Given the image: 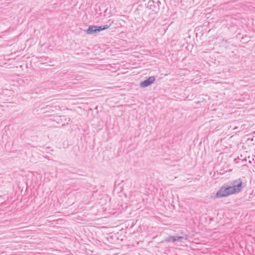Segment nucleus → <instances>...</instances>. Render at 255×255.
<instances>
[{
    "label": "nucleus",
    "mask_w": 255,
    "mask_h": 255,
    "mask_svg": "<svg viewBox=\"0 0 255 255\" xmlns=\"http://www.w3.org/2000/svg\"><path fill=\"white\" fill-rule=\"evenodd\" d=\"M234 194L231 186L229 184H224L216 193L215 198H221L228 197L229 195Z\"/></svg>",
    "instance_id": "obj_1"
},
{
    "label": "nucleus",
    "mask_w": 255,
    "mask_h": 255,
    "mask_svg": "<svg viewBox=\"0 0 255 255\" xmlns=\"http://www.w3.org/2000/svg\"><path fill=\"white\" fill-rule=\"evenodd\" d=\"M230 185L235 194L240 192L246 187V182L244 183L241 178H238L231 181Z\"/></svg>",
    "instance_id": "obj_2"
},
{
    "label": "nucleus",
    "mask_w": 255,
    "mask_h": 255,
    "mask_svg": "<svg viewBox=\"0 0 255 255\" xmlns=\"http://www.w3.org/2000/svg\"><path fill=\"white\" fill-rule=\"evenodd\" d=\"M184 239V237L182 236H169L166 238L162 242H166V243H174L175 242H178L181 241Z\"/></svg>",
    "instance_id": "obj_6"
},
{
    "label": "nucleus",
    "mask_w": 255,
    "mask_h": 255,
    "mask_svg": "<svg viewBox=\"0 0 255 255\" xmlns=\"http://www.w3.org/2000/svg\"><path fill=\"white\" fill-rule=\"evenodd\" d=\"M155 76H152L141 81L139 84L140 87L144 88L151 85L155 81Z\"/></svg>",
    "instance_id": "obj_3"
},
{
    "label": "nucleus",
    "mask_w": 255,
    "mask_h": 255,
    "mask_svg": "<svg viewBox=\"0 0 255 255\" xmlns=\"http://www.w3.org/2000/svg\"><path fill=\"white\" fill-rule=\"evenodd\" d=\"M86 33L89 35L101 32L99 26L91 25H89L88 28L85 30Z\"/></svg>",
    "instance_id": "obj_5"
},
{
    "label": "nucleus",
    "mask_w": 255,
    "mask_h": 255,
    "mask_svg": "<svg viewBox=\"0 0 255 255\" xmlns=\"http://www.w3.org/2000/svg\"><path fill=\"white\" fill-rule=\"evenodd\" d=\"M1 197V196H0V197Z\"/></svg>",
    "instance_id": "obj_10"
},
{
    "label": "nucleus",
    "mask_w": 255,
    "mask_h": 255,
    "mask_svg": "<svg viewBox=\"0 0 255 255\" xmlns=\"http://www.w3.org/2000/svg\"><path fill=\"white\" fill-rule=\"evenodd\" d=\"M160 2L158 0L156 2V4L157 5V4H160Z\"/></svg>",
    "instance_id": "obj_9"
},
{
    "label": "nucleus",
    "mask_w": 255,
    "mask_h": 255,
    "mask_svg": "<svg viewBox=\"0 0 255 255\" xmlns=\"http://www.w3.org/2000/svg\"><path fill=\"white\" fill-rule=\"evenodd\" d=\"M147 7L155 13L158 12L160 7L159 5L156 4V1L153 0H149L147 3Z\"/></svg>",
    "instance_id": "obj_4"
},
{
    "label": "nucleus",
    "mask_w": 255,
    "mask_h": 255,
    "mask_svg": "<svg viewBox=\"0 0 255 255\" xmlns=\"http://www.w3.org/2000/svg\"><path fill=\"white\" fill-rule=\"evenodd\" d=\"M111 25V23H110V24H106L104 25L99 26L101 31L109 28Z\"/></svg>",
    "instance_id": "obj_7"
},
{
    "label": "nucleus",
    "mask_w": 255,
    "mask_h": 255,
    "mask_svg": "<svg viewBox=\"0 0 255 255\" xmlns=\"http://www.w3.org/2000/svg\"><path fill=\"white\" fill-rule=\"evenodd\" d=\"M40 59H41V61H46L49 59V58L48 57L42 56L40 57Z\"/></svg>",
    "instance_id": "obj_8"
}]
</instances>
